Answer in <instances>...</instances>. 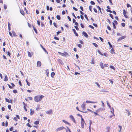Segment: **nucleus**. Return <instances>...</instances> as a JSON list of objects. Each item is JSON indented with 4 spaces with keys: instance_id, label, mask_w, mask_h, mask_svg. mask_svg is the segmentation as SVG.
Returning a JSON list of instances; mask_svg holds the SVG:
<instances>
[{
    "instance_id": "e2e57ef3",
    "label": "nucleus",
    "mask_w": 132,
    "mask_h": 132,
    "mask_svg": "<svg viewBox=\"0 0 132 132\" xmlns=\"http://www.w3.org/2000/svg\"><path fill=\"white\" fill-rule=\"evenodd\" d=\"M103 66H104V67H108V65L106 64H105Z\"/></svg>"
},
{
    "instance_id": "473e14b6",
    "label": "nucleus",
    "mask_w": 132,
    "mask_h": 132,
    "mask_svg": "<svg viewBox=\"0 0 132 132\" xmlns=\"http://www.w3.org/2000/svg\"><path fill=\"white\" fill-rule=\"evenodd\" d=\"M40 46H41V47L46 52V50L42 46V45H40Z\"/></svg>"
},
{
    "instance_id": "603ef678",
    "label": "nucleus",
    "mask_w": 132,
    "mask_h": 132,
    "mask_svg": "<svg viewBox=\"0 0 132 132\" xmlns=\"http://www.w3.org/2000/svg\"><path fill=\"white\" fill-rule=\"evenodd\" d=\"M37 24H38V25L39 26H40V21H39L38 20V21H37Z\"/></svg>"
},
{
    "instance_id": "4be33fe9",
    "label": "nucleus",
    "mask_w": 132,
    "mask_h": 132,
    "mask_svg": "<svg viewBox=\"0 0 132 132\" xmlns=\"http://www.w3.org/2000/svg\"><path fill=\"white\" fill-rule=\"evenodd\" d=\"M12 33L14 36H16V33L14 31H12Z\"/></svg>"
},
{
    "instance_id": "412c9836",
    "label": "nucleus",
    "mask_w": 132,
    "mask_h": 132,
    "mask_svg": "<svg viewBox=\"0 0 132 132\" xmlns=\"http://www.w3.org/2000/svg\"><path fill=\"white\" fill-rule=\"evenodd\" d=\"M39 123V121H35L34 122V124L37 125Z\"/></svg>"
},
{
    "instance_id": "ddd939ff",
    "label": "nucleus",
    "mask_w": 132,
    "mask_h": 132,
    "mask_svg": "<svg viewBox=\"0 0 132 132\" xmlns=\"http://www.w3.org/2000/svg\"><path fill=\"white\" fill-rule=\"evenodd\" d=\"M30 115H32L34 113V110H32V109H30Z\"/></svg>"
},
{
    "instance_id": "bb28decb",
    "label": "nucleus",
    "mask_w": 132,
    "mask_h": 132,
    "mask_svg": "<svg viewBox=\"0 0 132 132\" xmlns=\"http://www.w3.org/2000/svg\"><path fill=\"white\" fill-rule=\"evenodd\" d=\"M55 73L53 72H52L51 73V76L52 77H53V76L55 75Z\"/></svg>"
},
{
    "instance_id": "c85d7f7f",
    "label": "nucleus",
    "mask_w": 132,
    "mask_h": 132,
    "mask_svg": "<svg viewBox=\"0 0 132 132\" xmlns=\"http://www.w3.org/2000/svg\"><path fill=\"white\" fill-rule=\"evenodd\" d=\"M114 50L113 49H112L111 50V53H115L114 52Z\"/></svg>"
},
{
    "instance_id": "1a4fd4ad",
    "label": "nucleus",
    "mask_w": 132,
    "mask_h": 132,
    "mask_svg": "<svg viewBox=\"0 0 132 132\" xmlns=\"http://www.w3.org/2000/svg\"><path fill=\"white\" fill-rule=\"evenodd\" d=\"M41 65V62L40 61H38L37 63V65L38 67H40Z\"/></svg>"
},
{
    "instance_id": "b1692460",
    "label": "nucleus",
    "mask_w": 132,
    "mask_h": 132,
    "mask_svg": "<svg viewBox=\"0 0 132 132\" xmlns=\"http://www.w3.org/2000/svg\"><path fill=\"white\" fill-rule=\"evenodd\" d=\"M56 18L58 20H60V19L61 17L60 15H57L56 16Z\"/></svg>"
},
{
    "instance_id": "0eeeda50",
    "label": "nucleus",
    "mask_w": 132,
    "mask_h": 132,
    "mask_svg": "<svg viewBox=\"0 0 132 132\" xmlns=\"http://www.w3.org/2000/svg\"><path fill=\"white\" fill-rule=\"evenodd\" d=\"M126 37V36H122L121 37H119L118 40V41H120L123 39H124Z\"/></svg>"
},
{
    "instance_id": "4d7b16f0",
    "label": "nucleus",
    "mask_w": 132,
    "mask_h": 132,
    "mask_svg": "<svg viewBox=\"0 0 132 132\" xmlns=\"http://www.w3.org/2000/svg\"><path fill=\"white\" fill-rule=\"evenodd\" d=\"M53 24H54V26L55 27H56L57 28V24H56V23H55V22H54L53 23Z\"/></svg>"
},
{
    "instance_id": "2f4dec72",
    "label": "nucleus",
    "mask_w": 132,
    "mask_h": 132,
    "mask_svg": "<svg viewBox=\"0 0 132 132\" xmlns=\"http://www.w3.org/2000/svg\"><path fill=\"white\" fill-rule=\"evenodd\" d=\"M126 14V12L125 10H123V15H125V14Z\"/></svg>"
},
{
    "instance_id": "f8f14e48",
    "label": "nucleus",
    "mask_w": 132,
    "mask_h": 132,
    "mask_svg": "<svg viewBox=\"0 0 132 132\" xmlns=\"http://www.w3.org/2000/svg\"><path fill=\"white\" fill-rule=\"evenodd\" d=\"M106 103L107 104V105L109 107V108L110 109H112V108L110 104H109V103L108 102V101H106Z\"/></svg>"
},
{
    "instance_id": "9d476101",
    "label": "nucleus",
    "mask_w": 132,
    "mask_h": 132,
    "mask_svg": "<svg viewBox=\"0 0 132 132\" xmlns=\"http://www.w3.org/2000/svg\"><path fill=\"white\" fill-rule=\"evenodd\" d=\"M72 30L74 32V34H75V35L76 36H78V35L77 33L76 32V31L75 29H72Z\"/></svg>"
},
{
    "instance_id": "f3484780",
    "label": "nucleus",
    "mask_w": 132,
    "mask_h": 132,
    "mask_svg": "<svg viewBox=\"0 0 132 132\" xmlns=\"http://www.w3.org/2000/svg\"><path fill=\"white\" fill-rule=\"evenodd\" d=\"M20 12L23 15H24V13L23 10H20Z\"/></svg>"
},
{
    "instance_id": "6e6552de",
    "label": "nucleus",
    "mask_w": 132,
    "mask_h": 132,
    "mask_svg": "<svg viewBox=\"0 0 132 132\" xmlns=\"http://www.w3.org/2000/svg\"><path fill=\"white\" fill-rule=\"evenodd\" d=\"M52 110H50L46 112V113L48 114H52Z\"/></svg>"
},
{
    "instance_id": "de8ad7c7",
    "label": "nucleus",
    "mask_w": 132,
    "mask_h": 132,
    "mask_svg": "<svg viewBox=\"0 0 132 132\" xmlns=\"http://www.w3.org/2000/svg\"><path fill=\"white\" fill-rule=\"evenodd\" d=\"M121 24L123 27H124L125 25V24L124 23H122Z\"/></svg>"
},
{
    "instance_id": "f03ea898",
    "label": "nucleus",
    "mask_w": 132,
    "mask_h": 132,
    "mask_svg": "<svg viewBox=\"0 0 132 132\" xmlns=\"http://www.w3.org/2000/svg\"><path fill=\"white\" fill-rule=\"evenodd\" d=\"M84 123L85 124V125H86L84 119L83 118H82L81 119V127L82 128H84Z\"/></svg>"
},
{
    "instance_id": "a18cd8bd",
    "label": "nucleus",
    "mask_w": 132,
    "mask_h": 132,
    "mask_svg": "<svg viewBox=\"0 0 132 132\" xmlns=\"http://www.w3.org/2000/svg\"><path fill=\"white\" fill-rule=\"evenodd\" d=\"M89 27L90 28H91L92 29H94V27H93L91 25H89Z\"/></svg>"
},
{
    "instance_id": "864d4df0",
    "label": "nucleus",
    "mask_w": 132,
    "mask_h": 132,
    "mask_svg": "<svg viewBox=\"0 0 132 132\" xmlns=\"http://www.w3.org/2000/svg\"><path fill=\"white\" fill-rule=\"evenodd\" d=\"M78 46L80 48H81L82 45L80 44H79L78 45Z\"/></svg>"
},
{
    "instance_id": "052dcab7",
    "label": "nucleus",
    "mask_w": 132,
    "mask_h": 132,
    "mask_svg": "<svg viewBox=\"0 0 132 132\" xmlns=\"http://www.w3.org/2000/svg\"><path fill=\"white\" fill-rule=\"evenodd\" d=\"M101 102L102 103V106H104V103L102 101H101Z\"/></svg>"
},
{
    "instance_id": "680f3d73",
    "label": "nucleus",
    "mask_w": 132,
    "mask_h": 132,
    "mask_svg": "<svg viewBox=\"0 0 132 132\" xmlns=\"http://www.w3.org/2000/svg\"><path fill=\"white\" fill-rule=\"evenodd\" d=\"M93 25L94 26H95L96 27H97V26L96 24L93 23Z\"/></svg>"
},
{
    "instance_id": "5701e85b",
    "label": "nucleus",
    "mask_w": 132,
    "mask_h": 132,
    "mask_svg": "<svg viewBox=\"0 0 132 132\" xmlns=\"http://www.w3.org/2000/svg\"><path fill=\"white\" fill-rule=\"evenodd\" d=\"M58 53H59L60 55H61L62 56H65V54L63 53H61L60 52H58Z\"/></svg>"
},
{
    "instance_id": "c9c22d12",
    "label": "nucleus",
    "mask_w": 132,
    "mask_h": 132,
    "mask_svg": "<svg viewBox=\"0 0 132 132\" xmlns=\"http://www.w3.org/2000/svg\"><path fill=\"white\" fill-rule=\"evenodd\" d=\"M91 101H87L86 102V103H87V104H89V103H91Z\"/></svg>"
},
{
    "instance_id": "72a5a7b5",
    "label": "nucleus",
    "mask_w": 132,
    "mask_h": 132,
    "mask_svg": "<svg viewBox=\"0 0 132 132\" xmlns=\"http://www.w3.org/2000/svg\"><path fill=\"white\" fill-rule=\"evenodd\" d=\"M105 109L104 108H99V110L100 111H104L105 110Z\"/></svg>"
},
{
    "instance_id": "6e6d98bb",
    "label": "nucleus",
    "mask_w": 132,
    "mask_h": 132,
    "mask_svg": "<svg viewBox=\"0 0 132 132\" xmlns=\"http://www.w3.org/2000/svg\"><path fill=\"white\" fill-rule=\"evenodd\" d=\"M80 25V26H81V27L82 28H84V25L82 23H81Z\"/></svg>"
},
{
    "instance_id": "3c124183",
    "label": "nucleus",
    "mask_w": 132,
    "mask_h": 132,
    "mask_svg": "<svg viewBox=\"0 0 132 132\" xmlns=\"http://www.w3.org/2000/svg\"><path fill=\"white\" fill-rule=\"evenodd\" d=\"M74 27L77 30H79V29L78 28L77 26H75Z\"/></svg>"
},
{
    "instance_id": "79ce46f5",
    "label": "nucleus",
    "mask_w": 132,
    "mask_h": 132,
    "mask_svg": "<svg viewBox=\"0 0 132 132\" xmlns=\"http://www.w3.org/2000/svg\"><path fill=\"white\" fill-rule=\"evenodd\" d=\"M27 125L29 127H31V126L29 125V123H28L27 124Z\"/></svg>"
},
{
    "instance_id": "c03bdc74",
    "label": "nucleus",
    "mask_w": 132,
    "mask_h": 132,
    "mask_svg": "<svg viewBox=\"0 0 132 132\" xmlns=\"http://www.w3.org/2000/svg\"><path fill=\"white\" fill-rule=\"evenodd\" d=\"M33 29L34 31H35V32L37 34V31L36 30V29L34 28V27L33 26Z\"/></svg>"
},
{
    "instance_id": "9b49d317",
    "label": "nucleus",
    "mask_w": 132,
    "mask_h": 132,
    "mask_svg": "<svg viewBox=\"0 0 132 132\" xmlns=\"http://www.w3.org/2000/svg\"><path fill=\"white\" fill-rule=\"evenodd\" d=\"M62 121L64 123H65L67 124L69 126H71L70 124L67 121L65 120H62Z\"/></svg>"
},
{
    "instance_id": "393cba45",
    "label": "nucleus",
    "mask_w": 132,
    "mask_h": 132,
    "mask_svg": "<svg viewBox=\"0 0 132 132\" xmlns=\"http://www.w3.org/2000/svg\"><path fill=\"white\" fill-rule=\"evenodd\" d=\"M67 128L68 129V130L66 129H66V132H68V131H69V132H71L70 130V129H69V128L67 127Z\"/></svg>"
},
{
    "instance_id": "37998d69",
    "label": "nucleus",
    "mask_w": 132,
    "mask_h": 132,
    "mask_svg": "<svg viewBox=\"0 0 132 132\" xmlns=\"http://www.w3.org/2000/svg\"><path fill=\"white\" fill-rule=\"evenodd\" d=\"M90 3L92 5H94L95 4V3L93 1H91Z\"/></svg>"
},
{
    "instance_id": "09e8293b",
    "label": "nucleus",
    "mask_w": 132,
    "mask_h": 132,
    "mask_svg": "<svg viewBox=\"0 0 132 132\" xmlns=\"http://www.w3.org/2000/svg\"><path fill=\"white\" fill-rule=\"evenodd\" d=\"M112 24H113V28L114 29H115L116 28V26L115 25V24H114V23L113 22L112 23Z\"/></svg>"
},
{
    "instance_id": "cd10ccee",
    "label": "nucleus",
    "mask_w": 132,
    "mask_h": 132,
    "mask_svg": "<svg viewBox=\"0 0 132 132\" xmlns=\"http://www.w3.org/2000/svg\"><path fill=\"white\" fill-rule=\"evenodd\" d=\"M93 45L96 47H98L97 45L95 43H93Z\"/></svg>"
},
{
    "instance_id": "774afa93",
    "label": "nucleus",
    "mask_w": 132,
    "mask_h": 132,
    "mask_svg": "<svg viewBox=\"0 0 132 132\" xmlns=\"http://www.w3.org/2000/svg\"><path fill=\"white\" fill-rule=\"evenodd\" d=\"M65 12L64 11H63L62 12V14L63 15H64L65 14Z\"/></svg>"
},
{
    "instance_id": "2eb2a0df",
    "label": "nucleus",
    "mask_w": 132,
    "mask_h": 132,
    "mask_svg": "<svg viewBox=\"0 0 132 132\" xmlns=\"http://www.w3.org/2000/svg\"><path fill=\"white\" fill-rule=\"evenodd\" d=\"M112 109H113V114H112V115L110 116V118H112L113 117V116H115V115L114 114V109H113V108H112Z\"/></svg>"
},
{
    "instance_id": "a19ab883",
    "label": "nucleus",
    "mask_w": 132,
    "mask_h": 132,
    "mask_svg": "<svg viewBox=\"0 0 132 132\" xmlns=\"http://www.w3.org/2000/svg\"><path fill=\"white\" fill-rule=\"evenodd\" d=\"M84 16H85V17L86 19V20H88V18L87 17V15H86V14H85L84 15Z\"/></svg>"
},
{
    "instance_id": "f257e3e1",
    "label": "nucleus",
    "mask_w": 132,
    "mask_h": 132,
    "mask_svg": "<svg viewBox=\"0 0 132 132\" xmlns=\"http://www.w3.org/2000/svg\"><path fill=\"white\" fill-rule=\"evenodd\" d=\"M44 97V96L43 95H42L40 96L38 95L35 96L34 100L35 102H38L40 101L42 98Z\"/></svg>"
},
{
    "instance_id": "bf43d9fd",
    "label": "nucleus",
    "mask_w": 132,
    "mask_h": 132,
    "mask_svg": "<svg viewBox=\"0 0 132 132\" xmlns=\"http://www.w3.org/2000/svg\"><path fill=\"white\" fill-rule=\"evenodd\" d=\"M93 10L96 13H97V10L95 8H94Z\"/></svg>"
},
{
    "instance_id": "4468645a",
    "label": "nucleus",
    "mask_w": 132,
    "mask_h": 132,
    "mask_svg": "<svg viewBox=\"0 0 132 132\" xmlns=\"http://www.w3.org/2000/svg\"><path fill=\"white\" fill-rule=\"evenodd\" d=\"M126 111H127V113H128V116L130 115V112L128 110H126Z\"/></svg>"
},
{
    "instance_id": "8fccbe9b",
    "label": "nucleus",
    "mask_w": 132,
    "mask_h": 132,
    "mask_svg": "<svg viewBox=\"0 0 132 132\" xmlns=\"http://www.w3.org/2000/svg\"><path fill=\"white\" fill-rule=\"evenodd\" d=\"M13 92L14 93H17V91L16 90H13Z\"/></svg>"
},
{
    "instance_id": "49530a36",
    "label": "nucleus",
    "mask_w": 132,
    "mask_h": 132,
    "mask_svg": "<svg viewBox=\"0 0 132 132\" xmlns=\"http://www.w3.org/2000/svg\"><path fill=\"white\" fill-rule=\"evenodd\" d=\"M108 43L109 45L110 46V47L112 48V45L109 42H108Z\"/></svg>"
},
{
    "instance_id": "a211bd4d",
    "label": "nucleus",
    "mask_w": 132,
    "mask_h": 132,
    "mask_svg": "<svg viewBox=\"0 0 132 132\" xmlns=\"http://www.w3.org/2000/svg\"><path fill=\"white\" fill-rule=\"evenodd\" d=\"M46 73V75L48 77V74H49V71L48 70H46L45 71Z\"/></svg>"
},
{
    "instance_id": "c756f323",
    "label": "nucleus",
    "mask_w": 132,
    "mask_h": 132,
    "mask_svg": "<svg viewBox=\"0 0 132 132\" xmlns=\"http://www.w3.org/2000/svg\"><path fill=\"white\" fill-rule=\"evenodd\" d=\"M95 84H96L97 85L98 87L100 88V85L98 84V83L97 82H95Z\"/></svg>"
},
{
    "instance_id": "0e129e2a",
    "label": "nucleus",
    "mask_w": 132,
    "mask_h": 132,
    "mask_svg": "<svg viewBox=\"0 0 132 132\" xmlns=\"http://www.w3.org/2000/svg\"><path fill=\"white\" fill-rule=\"evenodd\" d=\"M7 55L10 57H11L10 55L11 54L10 52H7Z\"/></svg>"
},
{
    "instance_id": "39448f33",
    "label": "nucleus",
    "mask_w": 132,
    "mask_h": 132,
    "mask_svg": "<svg viewBox=\"0 0 132 132\" xmlns=\"http://www.w3.org/2000/svg\"><path fill=\"white\" fill-rule=\"evenodd\" d=\"M69 118L70 119H71L72 121L74 123H76V121L75 120V119L74 117L72 116V115H70L69 116Z\"/></svg>"
},
{
    "instance_id": "7ed1b4c3",
    "label": "nucleus",
    "mask_w": 132,
    "mask_h": 132,
    "mask_svg": "<svg viewBox=\"0 0 132 132\" xmlns=\"http://www.w3.org/2000/svg\"><path fill=\"white\" fill-rule=\"evenodd\" d=\"M65 129L64 127H63V126H62L57 128L55 130V131L56 132H57L59 131H61L63 129Z\"/></svg>"
},
{
    "instance_id": "f704fd0d",
    "label": "nucleus",
    "mask_w": 132,
    "mask_h": 132,
    "mask_svg": "<svg viewBox=\"0 0 132 132\" xmlns=\"http://www.w3.org/2000/svg\"><path fill=\"white\" fill-rule=\"evenodd\" d=\"M92 6H90L89 7V10H90V11H92Z\"/></svg>"
},
{
    "instance_id": "7c9ffc66",
    "label": "nucleus",
    "mask_w": 132,
    "mask_h": 132,
    "mask_svg": "<svg viewBox=\"0 0 132 132\" xmlns=\"http://www.w3.org/2000/svg\"><path fill=\"white\" fill-rule=\"evenodd\" d=\"M5 100H6V102H9V103H10V100L9 99H7V98H5Z\"/></svg>"
},
{
    "instance_id": "aec40b11",
    "label": "nucleus",
    "mask_w": 132,
    "mask_h": 132,
    "mask_svg": "<svg viewBox=\"0 0 132 132\" xmlns=\"http://www.w3.org/2000/svg\"><path fill=\"white\" fill-rule=\"evenodd\" d=\"M28 54L29 56L30 57H31L32 55H31V54L30 53V52H29V51H28Z\"/></svg>"
},
{
    "instance_id": "13d9d810",
    "label": "nucleus",
    "mask_w": 132,
    "mask_h": 132,
    "mask_svg": "<svg viewBox=\"0 0 132 132\" xmlns=\"http://www.w3.org/2000/svg\"><path fill=\"white\" fill-rule=\"evenodd\" d=\"M72 15L75 18V19H76L77 18L75 16V14H74L73 13H72Z\"/></svg>"
},
{
    "instance_id": "423d86ee",
    "label": "nucleus",
    "mask_w": 132,
    "mask_h": 132,
    "mask_svg": "<svg viewBox=\"0 0 132 132\" xmlns=\"http://www.w3.org/2000/svg\"><path fill=\"white\" fill-rule=\"evenodd\" d=\"M82 34L84 36H85L87 38L88 37V35L85 31H83L82 33Z\"/></svg>"
},
{
    "instance_id": "338daca9",
    "label": "nucleus",
    "mask_w": 132,
    "mask_h": 132,
    "mask_svg": "<svg viewBox=\"0 0 132 132\" xmlns=\"http://www.w3.org/2000/svg\"><path fill=\"white\" fill-rule=\"evenodd\" d=\"M67 18L69 21H71V19L70 17L69 16H67Z\"/></svg>"
},
{
    "instance_id": "e433bc0d",
    "label": "nucleus",
    "mask_w": 132,
    "mask_h": 132,
    "mask_svg": "<svg viewBox=\"0 0 132 132\" xmlns=\"http://www.w3.org/2000/svg\"><path fill=\"white\" fill-rule=\"evenodd\" d=\"M118 127L119 128H120V130L119 132H121V130L122 127L120 126H119Z\"/></svg>"
},
{
    "instance_id": "20e7f679",
    "label": "nucleus",
    "mask_w": 132,
    "mask_h": 132,
    "mask_svg": "<svg viewBox=\"0 0 132 132\" xmlns=\"http://www.w3.org/2000/svg\"><path fill=\"white\" fill-rule=\"evenodd\" d=\"M86 102H84L81 105V108L82 109V110H84L85 109Z\"/></svg>"
},
{
    "instance_id": "4c0bfd02",
    "label": "nucleus",
    "mask_w": 132,
    "mask_h": 132,
    "mask_svg": "<svg viewBox=\"0 0 132 132\" xmlns=\"http://www.w3.org/2000/svg\"><path fill=\"white\" fill-rule=\"evenodd\" d=\"M39 105H38L37 106V107L36 108V109L37 110H39Z\"/></svg>"
},
{
    "instance_id": "69168bd1",
    "label": "nucleus",
    "mask_w": 132,
    "mask_h": 132,
    "mask_svg": "<svg viewBox=\"0 0 132 132\" xmlns=\"http://www.w3.org/2000/svg\"><path fill=\"white\" fill-rule=\"evenodd\" d=\"M107 27V28L108 30H111V28L109 26H108Z\"/></svg>"
},
{
    "instance_id": "6ab92c4d",
    "label": "nucleus",
    "mask_w": 132,
    "mask_h": 132,
    "mask_svg": "<svg viewBox=\"0 0 132 132\" xmlns=\"http://www.w3.org/2000/svg\"><path fill=\"white\" fill-rule=\"evenodd\" d=\"M103 64L102 63H100V65L101 67V68L102 69H103L104 68V66H103Z\"/></svg>"
},
{
    "instance_id": "5fc2aeb1",
    "label": "nucleus",
    "mask_w": 132,
    "mask_h": 132,
    "mask_svg": "<svg viewBox=\"0 0 132 132\" xmlns=\"http://www.w3.org/2000/svg\"><path fill=\"white\" fill-rule=\"evenodd\" d=\"M109 15L110 16L112 19H113V16L111 14H110V13L109 14Z\"/></svg>"
},
{
    "instance_id": "a878e982",
    "label": "nucleus",
    "mask_w": 132,
    "mask_h": 132,
    "mask_svg": "<svg viewBox=\"0 0 132 132\" xmlns=\"http://www.w3.org/2000/svg\"><path fill=\"white\" fill-rule=\"evenodd\" d=\"M26 81L27 84V85H28V86H30V84L29 83V82H28V80H27V79H26Z\"/></svg>"
},
{
    "instance_id": "ea45409f",
    "label": "nucleus",
    "mask_w": 132,
    "mask_h": 132,
    "mask_svg": "<svg viewBox=\"0 0 132 132\" xmlns=\"http://www.w3.org/2000/svg\"><path fill=\"white\" fill-rule=\"evenodd\" d=\"M98 52L101 55H103V54L101 53V52L99 50H97Z\"/></svg>"
},
{
    "instance_id": "58836bf2",
    "label": "nucleus",
    "mask_w": 132,
    "mask_h": 132,
    "mask_svg": "<svg viewBox=\"0 0 132 132\" xmlns=\"http://www.w3.org/2000/svg\"><path fill=\"white\" fill-rule=\"evenodd\" d=\"M110 68L111 69H113L114 70H115V68L113 66H111V65L110 66Z\"/></svg>"
},
{
    "instance_id": "dca6fc26",
    "label": "nucleus",
    "mask_w": 132,
    "mask_h": 132,
    "mask_svg": "<svg viewBox=\"0 0 132 132\" xmlns=\"http://www.w3.org/2000/svg\"><path fill=\"white\" fill-rule=\"evenodd\" d=\"M8 79H7V77L6 75L4 78V80L5 81H7L8 80Z\"/></svg>"
}]
</instances>
